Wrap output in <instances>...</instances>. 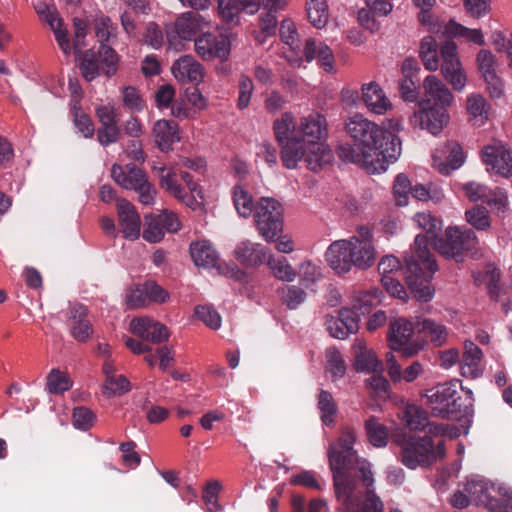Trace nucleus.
Segmentation results:
<instances>
[{
    "label": "nucleus",
    "instance_id": "31",
    "mask_svg": "<svg viewBox=\"0 0 512 512\" xmlns=\"http://www.w3.org/2000/svg\"><path fill=\"white\" fill-rule=\"evenodd\" d=\"M415 328L418 333L424 334L437 347L442 346L448 337L447 327L430 318L418 320Z\"/></svg>",
    "mask_w": 512,
    "mask_h": 512
},
{
    "label": "nucleus",
    "instance_id": "41",
    "mask_svg": "<svg viewBox=\"0 0 512 512\" xmlns=\"http://www.w3.org/2000/svg\"><path fill=\"white\" fill-rule=\"evenodd\" d=\"M232 199L237 213L247 218L254 213L255 205L252 196L248 191L244 190L241 186L235 185L232 191Z\"/></svg>",
    "mask_w": 512,
    "mask_h": 512
},
{
    "label": "nucleus",
    "instance_id": "22",
    "mask_svg": "<svg viewBox=\"0 0 512 512\" xmlns=\"http://www.w3.org/2000/svg\"><path fill=\"white\" fill-rule=\"evenodd\" d=\"M269 254V249L264 245L253 243L250 240L239 242L234 249L235 259L247 268L258 267L266 263Z\"/></svg>",
    "mask_w": 512,
    "mask_h": 512
},
{
    "label": "nucleus",
    "instance_id": "44",
    "mask_svg": "<svg viewBox=\"0 0 512 512\" xmlns=\"http://www.w3.org/2000/svg\"><path fill=\"white\" fill-rule=\"evenodd\" d=\"M307 16L310 23L318 28H323L328 22V11L325 0H308Z\"/></svg>",
    "mask_w": 512,
    "mask_h": 512
},
{
    "label": "nucleus",
    "instance_id": "27",
    "mask_svg": "<svg viewBox=\"0 0 512 512\" xmlns=\"http://www.w3.org/2000/svg\"><path fill=\"white\" fill-rule=\"evenodd\" d=\"M482 350L472 341H465L461 360V374L464 377L477 378L482 373Z\"/></svg>",
    "mask_w": 512,
    "mask_h": 512
},
{
    "label": "nucleus",
    "instance_id": "34",
    "mask_svg": "<svg viewBox=\"0 0 512 512\" xmlns=\"http://www.w3.org/2000/svg\"><path fill=\"white\" fill-rule=\"evenodd\" d=\"M365 431L370 444L374 447H385L388 443L389 430L375 416L365 421Z\"/></svg>",
    "mask_w": 512,
    "mask_h": 512
},
{
    "label": "nucleus",
    "instance_id": "47",
    "mask_svg": "<svg viewBox=\"0 0 512 512\" xmlns=\"http://www.w3.org/2000/svg\"><path fill=\"white\" fill-rule=\"evenodd\" d=\"M317 406L321 412V421L324 425L330 426L334 422L337 413V406L332 394L326 390H321L318 394Z\"/></svg>",
    "mask_w": 512,
    "mask_h": 512
},
{
    "label": "nucleus",
    "instance_id": "63",
    "mask_svg": "<svg viewBox=\"0 0 512 512\" xmlns=\"http://www.w3.org/2000/svg\"><path fill=\"white\" fill-rule=\"evenodd\" d=\"M125 302L129 309H136L148 305L145 283L129 288L126 292Z\"/></svg>",
    "mask_w": 512,
    "mask_h": 512
},
{
    "label": "nucleus",
    "instance_id": "3",
    "mask_svg": "<svg viewBox=\"0 0 512 512\" xmlns=\"http://www.w3.org/2000/svg\"><path fill=\"white\" fill-rule=\"evenodd\" d=\"M406 283L410 292L420 302H429L434 296V288L430 284L438 265L430 250L427 239L416 236L414 251L404 259Z\"/></svg>",
    "mask_w": 512,
    "mask_h": 512
},
{
    "label": "nucleus",
    "instance_id": "20",
    "mask_svg": "<svg viewBox=\"0 0 512 512\" xmlns=\"http://www.w3.org/2000/svg\"><path fill=\"white\" fill-rule=\"evenodd\" d=\"M482 160L485 165L500 175L508 176L512 173L511 154L501 142L485 146L482 150Z\"/></svg>",
    "mask_w": 512,
    "mask_h": 512
},
{
    "label": "nucleus",
    "instance_id": "23",
    "mask_svg": "<svg viewBox=\"0 0 512 512\" xmlns=\"http://www.w3.org/2000/svg\"><path fill=\"white\" fill-rule=\"evenodd\" d=\"M117 214L123 237L132 241L138 239L141 231V219L135 206L122 199L117 204Z\"/></svg>",
    "mask_w": 512,
    "mask_h": 512
},
{
    "label": "nucleus",
    "instance_id": "45",
    "mask_svg": "<svg viewBox=\"0 0 512 512\" xmlns=\"http://www.w3.org/2000/svg\"><path fill=\"white\" fill-rule=\"evenodd\" d=\"M160 186L165 189L168 193L173 195L178 200L185 203L187 206H191L189 201V194L185 189L177 182L176 174L173 170H170L165 175H161L159 179Z\"/></svg>",
    "mask_w": 512,
    "mask_h": 512
},
{
    "label": "nucleus",
    "instance_id": "19",
    "mask_svg": "<svg viewBox=\"0 0 512 512\" xmlns=\"http://www.w3.org/2000/svg\"><path fill=\"white\" fill-rule=\"evenodd\" d=\"M424 99L420 102L424 105L434 106L435 108L448 107L453 101V94L448 87L435 75H428L423 81Z\"/></svg>",
    "mask_w": 512,
    "mask_h": 512
},
{
    "label": "nucleus",
    "instance_id": "8",
    "mask_svg": "<svg viewBox=\"0 0 512 512\" xmlns=\"http://www.w3.org/2000/svg\"><path fill=\"white\" fill-rule=\"evenodd\" d=\"M111 177L123 189L134 190L142 204H154L157 193L156 189L149 182L145 171L136 164L128 163L125 166L113 164L111 167Z\"/></svg>",
    "mask_w": 512,
    "mask_h": 512
},
{
    "label": "nucleus",
    "instance_id": "42",
    "mask_svg": "<svg viewBox=\"0 0 512 512\" xmlns=\"http://www.w3.org/2000/svg\"><path fill=\"white\" fill-rule=\"evenodd\" d=\"M117 24L113 23L108 16H101L95 22V34L100 45L113 43L117 38Z\"/></svg>",
    "mask_w": 512,
    "mask_h": 512
},
{
    "label": "nucleus",
    "instance_id": "10",
    "mask_svg": "<svg viewBox=\"0 0 512 512\" xmlns=\"http://www.w3.org/2000/svg\"><path fill=\"white\" fill-rule=\"evenodd\" d=\"M414 330L415 326L407 319L399 318L392 321L387 336L389 347L406 358L418 354L424 348L425 342L413 339Z\"/></svg>",
    "mask_w": 512,
    "mask_h": 512
},
{
    "label": "nucleus",
    "instance_id": "62",
    "mask_svg": "<svg viewBox=\"0 0 512 512\" xmlns=\"http://www.w3.org/2000/svg\"><path fill=\"white\" fill-rule=\"evenodd\" d=\"M131 390V384L124 375L114 376L105 381L104 394L121 396Z\"/></svg>",
    "mask_w": 512,
    "mask_h": 512
},
{
    "label": "nucleus",
    "instance_id": "55",
    "mask_svg": "<svg viewBox=\"0 0 512 512\" xmlns=\"http://www.w3.org/2000/svg\"><path fill=\"white\" fill-rule=\"evenodd\" d=\"M372 233L371 230L366 226H359L357 228V235L351 237L349 241L359 250V253L362 254L361 246H366V249L370 252L368 256L371 254V263L374 264L376 259V251L372 244Z\"/></svg>",
    "mask_w": 512,
    "mask_h": 512
},
{
    "label": "nucleus",
    "instance_id": "6",
    "mask_svg": "<svg viewBox=\"0 0 512 512\" xmlns=\"http://www.w3.org/2000/svg\"><path fill=\"white\" fill-rule=\"evenodd\" d=\"M479 241L475 232L469 228L448 227L444 235L435 241V250L447 259L463 262L465 256L476 253Z\"/></svg>",
    "mask_w": 512,
    "mask_h": 512
},
{
    "label": "nucleus",
    "instance_id": "52",
    "mask_svg": "<svg viewBox=\"0 0 512 512\" xmlns=\"http://www.w3.org/2000/svg\"><path fill=\"white\" fill-rule=\"evenodd\" d=\"M289 482L294 486H303L317 491H322L325 488V481L322 479L319 480L317 474L310 470H305L293 475Z\"/></svg>",
    "mask_w": 512,
    "mask_h": 512
},
{
    "label": "nucleus",
    "instance_id": "25",
    "mask_svg": "<svg viewBox=\"0 0 512 512\" xmlns=\"http://www.w3.org/2000/svg\"><path fill=\"white\" fill-rule=\"evenodd\" d=\"M362 99L366 107L373 113L382 115L391 108V103L384 91L376 82L363 84Z\"/></svg>",
    "mask_w": 512,
    "mask_h": 512
},
{
    "label": "nucleus",
    "instance_id": "17",
    "mask_svg": "<svg viewBox=\"0 0 512 512\" xmlns=\"http://www.w3.org/2000/svg\"><path fill=\"white\" fill-rule=\"evenodd\" d=\"M464 490L469 495L471 501L477 505H483L493 512L496 510L503 512V504L508 496H512V493H509L500 502L491 496V490H494L493 484L480 477L469 479L465 484Z\"/></svg>",
    "mask_w": 512,
    "mask_h": 512
},
{
    "label": "nucleus",
    "instance_id": "50",
    "mask_svg": "<svg viewBox=\"0 0 512 512\" xmlns=\"http://www.w3.org/2000/svg\"><path fill=\"white\" fill-rule=\"evenodd\" d=\"M266 263L273 271V274L277 279L287 282H291L295 279L296 273L286 258L281 257L275 259L271 256V254H269Z\"/></svg>",
    "mask_w": 512,
    "mask_h": 512
},
{
    "label": "nucleus",
    "instance_id": "64",
    "mask_svg": "<svg viewBox=\"0 0 512 512\" xmlns=\"http://www.w3.org/2000/svg\"><path fill=\"white\" fill-rule=\"evenodd\" d=\"M267 11L260 16V29L261 34L266 37H272L276 34L278 20L276 13L280 9H272L271 7H264Z\"/></svg>",
    "mask_w": 512,
    "mask_h": 512
},
{
    "label": "nucleus",
    "instance_id": "39",
    "mask_svg": "<svg viewBox=\"0 0 512 512\" xmlns=\"http://www.w3.org/2000/svg\"><path fill=\"white\" fill-rule=\"evenodd\" d=\"M79 69L82 77L91 82L100 75V65L97 54L93 50H86L79 58Z\"/></svg>",
    "mask_w": 512,
    "mask_h": 512
},
{
    "label": "nucleus",
    "instance_id": "7",
    "mask_svg": "<svg viewBox=\"0 0 512 512\" xmlns=\"http://www.w3.org/2000/svg\"><path fill=\"white\" fill-rule=\"evenodd\" d=\"M362 254L349 240L334 241L328 247L325 258L328 265L337 273H347L353 266L365 270L371 267V254L366 246L360 247Z\"/></svg>",
    "mask_w": 512,
    "mask_h": 512
},
{
    "label": "nucleus",
    "instance_id": "43",
    "mask_svg": "<svg viewBox=\"0 0 512 512\" xmlns=\"http://www.w3.org/2000/svg\"><path fill=\"white\" fill-rule=\"evenodd\" d=\"M381 292L378 289L360 292L353 300L352 308L360 316L371 312L372 308L380 303Z\"/></svg>",
    "mask_w": 512,
    "mask_h": 512
},
{
    "label": "nucleus",
    "instance_id": "38",
    "mask_svg": "<svg viewBox=\"0 0 512 512\" xmlns=\"http://www.w3.org/2000/svg\"><path fill=\"white\" fill-rule=\"evenodd\" d=\"M101 63L102 71L108 78L114 76L118 71L119 55L110 45H99L96 53Z\"/></svg>",
    "mask_w": 512,
    "mask_h": 512
},
{
    "label": "nucleus",
    "instance_id": "33",
    "mask_svg": "<svg viewBox=\"0 0 512 512\" xmlns=\"http://www.w3.org/2000/svg\"><path fill=\"white\" fill-rule=\"evenodd\" d=\"M355 369L358 372L376 373L382 371L383 367L375 353L367 350L362 343H359L355 352Z\"/></svg>",
    "mask_w": 512,
    "mask_h": 512
},
{
    "label": "nucleus",
    "instance_id": "30",
    "mask_svg": "<svg viewBox=\"0 0 512 512\" xmlns=\"http://www.w3.org/2000/svg\"><path fill=\"white\" fill-rule=\"evenodd\" d=\"M273 130L278 144L283 147L296 138L301 141L303 138L299 135V129H296V123L291 112H284L280 118L273 123Z\"/></svg>",
    "mask_w": 512,
    "mask_h": 512
},
{
    "label": "nucleus",
    "instance_id": "60",
    "mask_svg": "<svg viewBox=\"0 0 512 512\" xmlns=\"http://www.w3.org/2000/svg\"><path fill=\"white\" fill-rule=\"evenodd\" d=\"M490 106L485 98L480 94H472L467 99V111L473 117H481L487 120L489 117Z\"/></svg>",
    "mask_w": 512,
    "mask_h": 512
},
{
    "label": "nucleus",
    "instance_id": "4",
    "mask_svg": "<svg viewBox=\"0 0 512 512\" xmlns=\"http://www.w3.org/2000/svg\"><path fill=\"white\" fill-rule=\"evenodd\" d=\"M467 397L462 398L458 391L457 382L439 384L429 390L427 400L431 413L435 417L443 419L460 420L473 412L472 391H466Z\"/></svg>",
    "mask_w": 512,
    "mask_h": 512
},
{
    "label": "nucleus",
    "instance_id": "1",
    "mask_svg": "<svg viewBox=\"0 0 512 512\" xmlns=\"http://www.w3.org/2000/svg\"><path fill=\"white\" fill-rule=\"evenodd\" d=\"M345 131L353 143H340L336 154L346 163L357 164L370 173L387 170L401 154V140L362 114L356 113L345 121Z\"/></svg>",
    "mask_w": 512,
    "mask_h": 512
},
{
    "label": "nucleus",
    "instance_id": "24",
    "mask_svg": "<svg viewBox=\"0 0 512 512\" xmlns=\"http://www.w3.org/2000/svg\"><path fill=\"white\" fill-rule=\"evenodd\" d=\"M174 77L182 83L199 84L204 78L201 64L191 55H184L172 65Z\"/></svg>",
    "mask_w": 512,
    "mask_h": 512
},
{
    "label": "nucleus",
    "instance_id": "2",
    "mask_svg": "<svg viewBox=\"0 0 512 512\" xmlns=\"http://www.w3.org/2000/svg\"><path fill=\"white\" fill-rule=\"evenodd\" d=\"M355 441L353 429L345 428L337 443L328 450L335 496L346 506L353 505L358 479L362 480L365 487H372L374 483L369 463L361 459L353 448Z\"/></svg>",
    "mask_w": 512,
    "mask_h": 512
},
{
    "label": "nucleus",
    "instance_id": "61",
    "mask_svg": "<svg viewBox=\"0 0 512 512\" xmlns=\"http://www.w3.org/2000/svg\"><path fill=\"white\" fill-rule=\"evenodd\" d=\"M122 102L124 107L136 112L142 111L145 106L139 91L133 86H125L122 89Z\"/></svg>",
    "mask_w": 512,
    "mask_h": 512
},
{
    "label": "nucleus",
    "instance_id": "9",
    "mask_svg": "<svg viewBox=\"0 0 512 512\" xmlns=\"http://www.w3.org/2000/svg\"><path fill=\"white\" fill-rule=\"evenodd\" d=\"M257 230L263 239L272 242L283 230V207L279 201L262 197L254 209Z\"/></svg>",
    "mask_w": 512,
    "mask_h": 512
},
{
    "label": "nucleus",
    "instance_id": "11",
    "mask_svg": "<svg viewBox=\"0 0 512 512\" xmlns=\"http://www.w3.org/2000/svg\"><path fill=\"white\" fill-rule=\"evenodd\" d=\"M206 24L203 17L195 11L183 13L173 26L166 31L168 46L176 51L183 48L182 40H194Z\"/></svg>",
    "mask_w": 512,
    "mask_h": 512
},
{
    "label": "nucleus",
    "instance_id": "29",
    "mask_svg": "<svg viewBox=\"0 0 512 512\" xmlns=\"http://www.w3.org/2000/svg\"><path fill=\"white\" fill-rule=\"evenodd\" d=\"M190 254L196 266L218 268L219 255L207 240L195 241L190 244Z\"/></svg>",
    "mask_w": 512,
    "mask_h": 512
},
{
    "label": "nucleus",
    "instance_id": "46",
    "mask_svg": "<svg viewBox=\"0 0 512 512\" xmlns=\"http://www.w3.org/2000/svg\"><path fill=\"white\" fill-rule=\"evenodd\" d=\"M71 113L73 115V124L77 131L84 138H92L95 134V127L90 116L82 110L78 103L73 105Z\"/></svg>",
    "mask_w": 512,
    "mask_h": 512
},
{
    "label": "nucleus",
    "instance_id": "32",
    "mask_svg": "<svg viewBox=\"0 0 512 512\" xmlns=\"http://www.w3.org/2000/svg\"><path fill=\"white\" fill-rule=\"evenodd\" d=\"M414 221L417 223L418 227L423 229L426 234H418L417 236H423L427 239V249H429L430 245L435 246V241H437V234L441 230L442 222L435 216L430 213H417L414 217Z\"/></svg>",
    "mask_w": 512,
    "mask_h": 512
},
{
    "label": "nucleus",
    "instance_id": "35",
    "mask_svg": "<svg viewBox=\"0 0 512 512\" xmlns=\"http://www.w3.org/2000/svg\"><path fill=\"white\" fill-rule=\"evenodd\" d=\"M419 53L426 70L436 71L438 69V44L433 36H425L421 40Z\"/></svg>",
    "mask_w": 512,
    "mask_h": 512
},
{
    "label": "nucleus",
    "instance_id": "58",
    "mask_svg": "<svg viewBox=\"0 0 512 512\" xmlns=\"http://www.w3.org/2000/svg\"><path fill=\"white\" fill-rule=\"evenodd\" d=\"M411 188V182L405 174L400 173L396 176L393 185V194L397 205L405 206L408 204Z\"/></svg>",
    "mask_w": 512,
    "mask_h": 512
},
{
    "label": "nucleus",
    "instance_id": "36",
    "mask_svg": "<svg viewBox=\"0 0 512 512\" xmlns=\"http://www.w3.org/2000/svg\"><path fill=\"white\" fill-rule=\"evenodd\" d=\"M445 147L449 154L446 158V162L439 164V172L443 175H449L452 171L463 165L465 155L463 148L457 142H448Z\"/></svg>",
    "mask_w": 512,
    "mask_h": 512
},
{
    "label": "nucleus",
    "instance_id": "57",
    "mask_svg": "<svg viewBox=\"0 0 512 512\" xmlns=\"http://www.w3.org/2000/svg\"><path fill=\"white\" fill-rule=\"evenodd\" d=\"M367 383L370 388V395L376 401H384L389 397V382L379 374L372 375Z\"/></svg>",
    "mask_w": 512,
    "mask_h": 512
},
{
    "label": "nucleus",
    "instance_id": "59",
    "mask_svg": "<svg viewBox=\"0 0 512 512\" xmlns=\"http://www.w3.org/2000/svg\"><path fill=\"white\" fill-rule=\"evenodd\" d=\"M321 277V269L311 261H305L299 268L300 285L310 288Z\"/></svg>",
    "mask_w": 512,
    "mask_h": 512
},
{
    "label": "nucleus",
    "instance_id": "56",
    "mask_svg": "<svg viewBox=\"0 0 512 512\" xmlns=\"http://www.w3.org/2000/svg\"><path fill=\"white\" fill-rule=\"evenodd\" d=\"M195 315L210 329L218 330L221 327V316L211 305L196 306Z\"/></svg>",
    "mask_w": 512,
    "mask_h": 512
},
{
    "label": "nucleus",
    "instance_id": "16",
    "mask_svg": "<svg viewBox=\"0 0 512 512\" xmlns=\"http://www.w3.org/2000/svg\"><path fill=\"white\" fill-rule=\"evenodd\" d=\"M195 52L204 60L219 58L228 59L230 55V41L226 36L210 32L202 33L194 41Z\"/></svg>",
    "mask_w": 512,
    "mask_h": 512
},
{
    "label": "nucleus",
    "instance_id": "26",
    "mask_svg": "<svg viewBox=\"0 0 512 512\" xmlns=\"http://www.w3.org/2000/svg\"><path fill=\"white\" fill-rule=\"evenodd\" d=\"M152 131L155 142L162 152L169 151L172 145L180 140L178 125L173 120L161 119L156 121Z\"/></svg>",
    "mask_w": 512,
    "mask_h": 512
},
{
    "label": "nucleus",
    "instance_id": "53",
    "mask_svg": "<svg viewBox=\"0 0 512 512\" xmlns=\"http://www.w3.org/2000/svg\"><path fill=\"white\" fill-rule=\"evenodd\" d=\"M282 303L289 309H296L306 299V292L297 285H285L281 289Z\"/></svg>",
    "mask_w": 512,
    "mask_h": 512
},
{
    "label": "nucleus",
    "instance_id": "28",
    "mask_svg": "<svg viewBox=\"0 0 512 512\" xmlns=\"http://www.w3.org/2000/svg\"><path fill=\"white\" fill-rule=\"evenodd\" d=\"M298 129L299 135L306 140L321 141L328 134L326 118L318 113L303 117Z\"/></svg>",
    "mask_w": 512,
    "mask_h": 512
},
{
    "label": "nucleus",
    "instance_id": "5",
    "mask_svg": "<svg viewBox=\"0 0 512 512\" xmlns=\"http://www.w3.org/2000/svg\"><path fill=\"white\" fill-rule=\"evenodd\" d=\"M331 152L321 141L294 138L283 147L282 162L287 169L297 167L303 160L311 171H318L324 164L331 161Z\"/></svg>",
    "mask_w": 512,
    "mask_h": 512
},
{
    "label": "nucleus",
    "instance_id": "37",
    "mask_svg": "<svg viewBox=\"0 0 512 512\" xmlns=\"http://www.w3.org/2000/svg\"><path fill=\"white\" fill-rule=\"evenodd\" d=\"M444 33L450 37H463L469 42L484 45L485 40L480 29L467 28L454 20H450L444 27Z\"/></svg>",
    "mask_w": 512,
    "mask_h": 512
},
{
    "label": "nucleus",
    "instance_id": "21",
    "mask_svg": "<svg viewBox=\"0 0 512 512\" xmlns=\"http://www.w3.org/2000/svg\"><path fill=\"white\" fill-rule=\"evenodd\" d=\"M130 328L133 334L154 344L165 342L170 336L169 330L164 324L149 317L132 319Z\"/></svg>",
    "mask_w": 512,
    "mask_h": 512
},
{
    "label": "nucleus",
    "instance_id": "15",
    "mask_svg": "<svg viewBox=\"0 0 512 512\" xmlns=\"http://www.w3.org/2000/svg\"><path fill=\"white\" fill-rule=\"evenodd\" d=\"M449 118L448 110L419 103V110L410 117V124L436 136L448 124Z\"/></svg>",
    "mask_w": 512,
    "mask_h": 512
},
{
    "label": "nucleus",
    "instance_id": "18",
    "mask_svg": "<svg viewBox=\"0 0 512 512\" xmlns=\"http://www.w3.org/2000/svg\"><path fill=\"white\" fill-rule=\"evenodd\" d=\"M67 323L70 335L80 343H86L94 333V328L88 319V310L82 304H74L69 308Z\"/></svg>",
    "mask_w": 512,
    "mask_h": 512
},
{
    "label": "nucleus",
    "instance_id": "13",
    "mask_svg": "<svg viewBox=\"0 0 512 512\" xmlns=\"http://www.w3.org/2000/svg\"><path fill=\"white\" fill-rule=\"evenodd\" d=\"M472 276L476 285L485 284L491 301L501 302L505 313L510 310L509 288L500 282L501 273L493 264H487L483 270L473 272Z\"/></svg>",
    "mask_w": 512,
    "mask_h": 512
},
{
    "label": "nucleus",
    "instance_id": "12",
    "mask_svg": "<svg viewBox=\"0 0 512 512\" xmlns=\"http://www.w3.org/2000/svg\"><path fill=\"white\" fill-rule=\"evenodd\" d=\"M442 58L441 72L455 91H462L467 76L458 57L457 45L453 41H445L440 47Z\"/></svg>",
    "mask_w": 512,
    "mask_h": 512
},
{
    "label": "nucleus",
    "instance_id": "54",
    "mask_svg": "<svg viewBox=\"0 0 512 512\" xmlns=\"http://www.w3.org/2000/svg\"><path fill=\"white\" fill-rule=\"evenodd\" d=\"M467 222L477 230H487L490 225L489 211L483 206H475L465 213Z\"/></svg>",
    "mask_w": 512,
    "mask_h": 512
},
{
    "label": "nucleus",
    "instance_id": "48",
    "mask_svg": "<svg viewBox=\"0 0 512 512\" xmlns=\"http://www.w3.org/2000/svg\"><path fill=\"white\" fill-rule=\"evenodd\" d=\"M143 238L149 243L160 242L165 235V229L161 225L158 215L148 214L144 218Z\"/></svg>",
    "mask_w": 512,
    "mask_h": 512
},
{
    "label": "nucleus",
    "instance_id": "49",
    "mask_svg": "<svg viewBox=\"0 0 512 512\" xmlns=\"http://www.w3.org/2000/svg\"><path fill=\"white\" fill-rule=\"evenodd\" d=\"M403 420L411 430H425L428 424L427 413L416 405L406 407Z\"/></svg>",
    "mask_w": 512,
    "mask_h": 512
},
{
    "label": "nucleus",
    "instance_id": "51",
    "mask_svg": "<svg viewBox=\"0 0 512 512\" xmlns=\"http://www.w3.org/2000/svg\"><path fill=\"white\" fill-rule=\"evenodd\" d=\"M72 382L70 378L58 369H52L47 377V389L50 394H62L70 390Z\"/></svg>",
    "mask_w": 512,
    "mask_h": 512
},
{
    "label": "nucleus",
    "instance_id": "14",
    "mask_svg": "<svg viewBox=\"0 0 512 512\" xmlns=\"http://www.w3.org/2000/svg\"><path fill=\"white\" fill-rule=\"evenodd\" d=\"M436 460L432 437L425 435L416 442H408L401 450V462L409 469L428 466Z\"/></svg>",
    "mask_w": 512,
    "mask_h": 512
},
{
    "label": "nucleus",
    "instance_id": "40",
    "mask_svg": "<svg viewBox=\"0 0 512 512\" xmlns=\"http://www.w3.org/2000/svg\"><path fill=\"white\" fill-rule=\"evenodd\" d=\"M218 13L226 23L237 24L241 12L246 11V6L240 0H216Z\"/></svg>",
    "mask_w": 512,
    "mask_h": 512
}]
</instances>
